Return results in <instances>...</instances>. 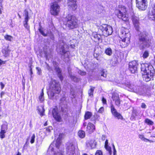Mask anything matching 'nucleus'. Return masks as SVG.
<instances>
[{
	"label": "nucleus",
	"instance_id": "58836bf2",
	"mask_svg": "<svg viewBox=\"0 0 155 155\" xmlns=\"http://www.w3.org/2000/svg\"><path fill=\"white\" fill-rule=\"evenodd\" d=\"M149 53L147 51H145L143 54L142 57L144 58H146L148 57Z\"/></svg>",
	"mask_w": 155,
	"mask_h": 155
},
{
	"label": "nucleus",
	"instance_id": "473e14b6",
	"mask_svg": "<svg viewBox=\"0 0 155 155\" xmlns=\"http://www.w3.org/2000/svg\"><path fill=\"white\" fill-rule=\"evenodd\" d=\"M6 132L1 130L0 131V138L1 139H3L5 137V134Z\"/></svg>",
	"mask_w": 155,
	"mask_h": 155
},
{
	"label": "nucleus",
	"instance_id": "4c0bfd02",
	"mask_svg": "<svg viewBox=\"0 0 155 155\" xmlns=\"http://www.w3.org/2000/svg\"><path fill=\"white\" fill-rule=\"evenodd\" d=\"M29 19H25L24 23V27L27 29H29V26H28V21Z\"/></svg>",
	"mask_w": 155,
	"mask_h": 155
},
{
	"label": "nucleus",
	"instance_id": "f704fd0d",
	"mask_svg": "<svg viewBox=\"0 0 155 155\" xmlns=\"http://www.w3.org/2000/svg\"><path fill=\"white\" fill-rule=\"evenodd\" d=\"M66 98L65 96H63L60 98V102L59 103L60 107L61 106V105H62L64 101H66Z\"/></svg>",
	"mask_w": 155,
	"mask_h": 155
},
{
	"label": "nucleus",
	"instance_id": "7ed1b4c3",
	"mask_svg": "<svg viewBox=\"0 0 155 155\" xmlns=\"http://www.w3.org/2000/svg\"><path fill=\"white\" fill-rule=\"evenodd\" d=\"M128 9L125 6L119 5L115 10V15L119 19L126 23H129V18L128 14Z\"/></svg>",
	"mask_w": 155,
	"mask_h": 155
},
{
	"label": "nucleus",
	"instance_id": "774afa93",
	"mask_svg": "<svg viewBox=\"0 0 155 155\" xmlns=\"http://www.w3.org/2000/svg\"><path fill=\"white\" fill-rule=\"evenodd\" d=\"M82 155H88L86 153H84L82 154Z\"/></svg>",
	"mask_w": 155,
	"mask_h": 155
},
{
	"label": "nucleus",
	"instance_id": "a211bd4d",
	"mask_svg": "<svg viewBox=\"0 0 155 155\" xmlns=\"http://www.w3.org/2000/svg\"><path fill=\"white\" fill-rule=\"evenodd\" d=\"M131 19L132 22L135 27L138 28L139 24V19L135 15L133 14L132 15Z\"/></svg>",
	"mask_w": 155,
	"mask_h": 155
},
{
	"label": "nucleus",
	"instance_id": "c03bdc74",
	"mask_svg": "<svg viewBox=\"0 0 155 155\" xmlns=\"http://www.w3.org/2000/svg\"><path fill=\"white\" fill-rule=\"evenodd\" d=\"M104 111V108L103 107H101L98 110V112L99 113H102Z\"/></svg>",
	"mask_w": 155,
	"mask_h": 155
},
{
	"label": "nucleus",
	"instance_id": "c85d7f7f",
	"mask_svg": "<svg viewBox=\"0 0 155 155\" xmlns=\"http://www.w3.org/2000/svg\"><path fill=\"white\" fill-rule=\"evenodd\" d=\"M105 53L109 56L111 55L112 54V51L110 48H108L105 49Z\"/></svg>",
	"mask_w": 155,
	"mask_h": 155
},
{
	"label": "nucleus",
	"instance_id": "37998d69",
	"mask_svg": "<svg viewBox=\"0 0 155 155\" xmlns=\"http://www.w3.org/2000/svg\"><path fill=\"white\" fill-rule=\"evenodd\" d=\"M101 101L102 103L103 104L107 105V100L106 99H105L104 97H102V98Z\"/></svg>",
	"mask_w": 155,
	"mask_h": 155
},
{
	"label": "nucleus",
	"instance_id": "9d476101",
	"mask_svg": "<svg viewBox=\"0 0 155 155\" xmlns=\"http://www.w3.org/2000/svg\"><path fill=\"white\" fill-rule=\"evenodd\" d=\"M137 7L140 10H145L147 7V0H136Z\"/></svg>",
	"mask_w": 155,
	"mask_h": 155
},
{
	"label": "nucleus",
	"instance_id": "cd10ccee",
	"mask_svg": "<svg viewBox=\"0 0 155 155\" xmlns=\"http://www.w3.org/2000/svg\"><path fill=\"white\" fill-rule=\"evenodd\" d=\"M144 123L148 125L151 126L154 124L153 122L148 118H146L144 120Z\"/></svg>",
	"mask_w": 155,
	"mask_h": 155
},
{
	"label": "nucleus",
	"instance_id": "ea45409f",
	"mask_svg": "<svg viewBox=\"0 0 155 155\" xmlns=\"http://www.w3.org/2000/svg\"><path fill=\"white\" fill-rule=\"evenodd\" d=\"M35 134H33L31 138L30 143L33 144L35 142Z\"/></svg>",
	"mask_w": 155,
	"mask_h": 155
},
{
	"label": "nucleus",
	"instance_id": "680f3d73",
	"mask_svg": "<svg viewBox=\"0 0 155 155\" xmlns=\"http://www.w3.org/2000/svg\"><path fill=\"white\" fill-rule=\"evenodd\" d=\"M81 74L82 75H85L86 74V72L84 71H82L81 73Z\"/></svg>",
	"mask_w": 155,
	"mask_h": 155
},
{
	"label": "nucleus",
	"instance_id": "f03ea898",
	"mask_svg": "<svg viewBox=\"0 0 155 155\" xmlns=\"http://www.w3.org/2000/svg\"><path fill=\"white\" fill-rule=\"evenodd\" d=\"M63 24L69 30H73L78 27L77 18L74 15L68 14L63 20Z\"/></svg>",
	"mask_w": 155,
	"mask_h": 155
},
{
	"label": "nucleus",
	"instance_id": "a18cd8bd",
	"mask_svg": "<svg viewBox=\"0 0 155 155\" xmlns=\"http://www.w3.org/2000/svg\"><path fill=\"white\" fill-rule=\"evenodd\" d=\"M56 71L57 72L58 74L61 73V71L59 68H55Z\"/></svg>",
	"mask_w": 155,
	"mask_h": 155
},
{
	"label": "nucleus",
	"instance_id": "603ef678",
	"mask_svg": "<svg viewBox=\"0 0 155 155\" xmlns=\"http://www.w3.org/2000/svg\"><path fill=\"white\" fill-rule=\"evenodd\" d=\"M58 75H59V78H60V80L61 81H62L63 79V76L61 74V73L60 74H59Z\"/></svg>",
	"mask_w": 155,
	"mask_h": 155
},
{
	"label": "nucleus",
	"instance_id": "4d7b16f0",
	"mask_svg": "<svg viewBox=\"0 0 155 155\" xmlns=\"http://www.w3.org/2000/svg\"><path fill=\"white\" fill-rule=\"evenodd\" d=\"M108 145V140H106L105 142L104 146Z\"/></svg>",
	"mask_w": 155,
	"mask_h": 155
},
{
	"label": "nucleus",
	"instance_id": "4468645a",
	"mask_svg": "<svg viewBox=\"0 0 155 155\" xmlns=\"http://www.w3.org/2000/svg\"><path fill=\"white\" fill-rule=\"evenodd\" d=\"M129 30L127 28L122 27L120 29V32L119 35V38L129 37H128Z\"/></svg>",
	"mask_w": 155,
	"mask_h": 155
},
{
	"label": "nucleus",
	"instance_id": "c9c22d12",
	"mask_svg": "<svg viewBox=\"0 0 155 155\" xmlns=\"http://www.w3.org/2000/svg\"><path fill=\"white\" fill-rule=\"evenodd\" d=\"M105 149L108 151L110 155H111L112 153V152L111 149V148L108 145L104 146Z\"/></svg>",
	"mask_w": 155,
	"mask_h": 155
},
{
	"label": "nucleus",
	"instance_id": "69168bd1",
	"mask_svg": "<svg viewBox=\"0 0 155 155\" xmlns=\"http://www.w3.org/2000/svg\"><path fill=\"white\" fill-rule=\"evenodd\" d=\"M16 155H21V153L19 151H18Z\"/></svg>",
	"mask_w": 155,
	"mask_h": 155
},
{
	"label": "nucleus",
	"instance_id": "e433bc0d",
	"mask_svg": "<svg viewBox=\"0 0 155 155\" xmlns=\"http://www.w3.org/2000/svg\"><path fill=\"white\" fill-rule=\"evenodd\" d=\"M116 105L118 107H120V104L121 101L119 98L114 101Z\"/></svg>",
	"mask_w": 155,
	"mask_h": 155
},
{
	"label": "nucleus",
	"instance_id": "6ab92c4d",
	"mask_svg": "<svg viewBox=\"0 0 155 155\" xmlns=\"http://www.w3.org/2000/svg\"><path fill=\"white\" fill-rule=\"evenodd\" d=\"M66 150L67 153L70 155H74L75 153V148L73 144L68 146Z\"/></svg>",
	"mask_w": 155,
	"mask_h": 155
},
{
	"label": "nucleus",
	"instance_id": "1a4fd4ad",
	"mask_svg": "<svg viewBox=\"0 0 155 155\" xmlns=\"http://www.w3.org/2000/svg\"><path fill=\"white\" fill-rule=\"evenodd\" d=\"M138 63L135 60L130 62L129 63L128 69L130 72L134 74L137 72Z\"/></svg>",
	"mask_w": 155,
	"mask_h": 155
},
{
	"label": "nucleus",
	"instance_id": "bf43d9fd",
	"mask_svg": "<svg viewBox=\"0 0 155 155\" xmlns=\"http://www.w3.org/2000/svg\"><path fill=\"white\" fill-rule=\"evenodd\" d=\"M30 75H31L33 74V72H32V68L31 67H30Z\"/></svg>",
	"mask_w": 155,
	"mask_h": 155
},
{
	"label": "nucleus",
	"instance_id": "de8ad7c7",
	"mask_svg": "<svg viewBox=\"0 0 155 155\" xmlns=\"http://www.w3.org/2000/svg\"><path fill=\"white\" fill-rule=\"evenodd\" d=\"M101 76L104 77H106V75L105 74V72L103 70L101 71Z\"/></svg>",
	"mask_w": 155,
	"mask_h": 155
},
{
	"label": "nucleus",
	"instance_id": "5fc2aeb1",
	"mask_svg": "<svg viewBox=\"0 0 155 155\" xmlns=\"http://www.w3.org/2000/svg\"><path fill=\"white\" fill-rule=\"evenodd\" d=\"M0 84L1 85V89H2L4 88L5 85L2 82H1Z\"/></svg>",
	"mask_w": 155,
	"mask_h": 155
},
{
	"label": "nucleus",
	"instance_id": "0eeeda50",
	"mask_svg": "<svg viewBox=\"0 0 155 155\" xmlns=\"http://www.w3.org/2000/svg\"><path fill=\"white\" fill-rule=\"evenodd\" d=\"M100 29L102 32V35L104 36L107 37L111 35L113 32L112 27L107 24H102L100 26Z\"/></svg>",
	"mask_w": 155,
	"mask_h": 155
},
{
	"label": "nucleus",
	"instance_id": "5701e85b",
	"mask_svg": "<svg viewBox=\"0 0 155 155\" xmlns=\"http://www.w3.org/2000/svg\"><path fill=\"white\" fill-rule=\"evenodd\" d=\"M1 130L6 132L8 129V123L5 121L3 122L1 125Z\"/></svg>",
	"mask_w": 155,
	"mask_h": 155
},
{
	"label": "nucleus",
	"instance_id": "49530a36",
	"mask_svg": "<svg viewBox=\"0 0 155 155\" xmlns=\"http://www.w3.org/2000/svg\"><path fill=\"white\" fill-rule=\"evenodd\" d=\"M39 99L41 102L43 101L44 100V96L42 95H40L39 96Z\"/></svg>",
	"mask_w": 155,
	"mask_h": 155
},
{
	"label": "nucleus",
	"instance_id": "7c9ffc66",
	"mask_svg": "<svg viewBox=\"0 0 155 155\" xmlns=\"http://www.w3.org/2000/svg\"><path fill=\"white\" fill-rule=\"evenodd\" d=\"M111 98L113 101L119 98L118 94L116 93H113L112 94Z\"/></svg>",
	"mask_w": 155,
	"mask_h": 155
},
{
	"label": "nucleus",
	"instance_id": "f3484780",
	"mask_svg": "<svg viewBox=\"0 0 155 155\" xmlns=\"http://www.w3.org/2000/svg\"><path fill=\"white\" fill-rule=\"evenodd\" d=\"M92 39L95 42L101 43L102 41L101 35L98 34H93L92 35Z\"/></svg>",
	"mask_w": 155,
	"mask_h": 155
},
{
	"label": "nucleus",
	"instance_id": "ddd939ff",
	"mask_svg": "<svg viewBox=\"0 0 155 155\" xmlns=\"http://www.w3.org/2000/svg\"><path fill=\"white\" fill-rule=\"evenodd\" d=\"M67 3L69 8L72 10L74 11L77 8V0H67Z\"/></svg>",
	"mask_w": 155,
	"mask_h": 155
},
{
	"label": "nucleus",
	"instance_id": "bb28decb",
	"mask_svg": "<svg viewBox=\"0 0 155 155\" xmlns=\"http://www.w3.org/2000/svg\"><path fill=\"white\" fill-rule=\"evenodd\" d=\"M90 87L91 88L88 91V94L89 96H92L93 95V93L95 87L92 86H91Z\"/></svg>",
	"mask_w": 155,
	"mask_h": 155
},
{
	"label": "nucleus",
	"instance_id": "aec40b11",
	"mask_svg": "<svg viewBox=\"0 0 155 155\" xmlns=\"http://www.w3.org/2000/svg\"><path fill=\"white\" fill-rule=\"evenodd\" d=\"M87 144L90 147L91 149H93L96 148L97 142L94 140H91L88 141Z\"/></svg>",
	"mask_w": 155,
	"mask_h": 155
},
{
	"label": "nucleus",
	"instance_id": "393cba45",
	"mask_svg": "<svg viewBox=\"0 0 155 155\" xmlns=\"http://www.w3.org/2000/svg\"><path fill=\"white\" fill-rule=\"evenodd\" d=\"M78 135L81 138H84L85 136V132L83 130H79L78 132Z\"/></svg>",
	"mask_w": 155,
	"mask_h": 155
},
{
	"label": "nucleus",
	"instance_id": "423d86ee",
	"mask_svg": "<svg viewBox=\"0 0 155 155\" xmlns=\"http://www.w3.org/2000/svg\"><path fill=\"white\" fill-rule=\"evenodd\" d=\"M58 2H54L50 4V13L51 15L54 16L58 15L60 12V6Z\"/></svg>",
	"mask_w": 155,
	"mask_h": 155
},
{
	"label": "nucleus",
	"instance_id": "3c124183",
	"mask_svg": "<svg viewBox=\"0 0 155 155\" xmlns=\"http://www.w3.org/2000/svg\"><path fill=\"white\" fill-rule=\"evenodd\" d=\"M36 69L38 71V74H40L41 73V69L38 67H36Z\"/></svg>",
	"mask_w": 155,
	"mask_h": 155
},
{
	"label": "nucleus",
	"instance_id": "09e8293b",
	"mask_svg": "<svg viewBox=\"0 0 155 155\" xmlns=\"http://www.w3.org/2000/svg\"><path fill=\"white\" fill-rule=\"evenodd\" d=\"M6 61H2L1 59H0V66L2 64H5Z\"/></svg>",
	"mask_w": 155,
	"mask_h": 155
},
{
	"label": "nucleus",
	"instance_id": "8fccbe9b",
	"mask_svg": "<svg viewBox=\"0 0 155 155\" xmlns=\"http://www.w3.org/2000/svg\"><path fill=\"white\" fill-rule=\"evenodd\" d=\"M139 137L140 139L141 140H143L145 138L144 136L143 135H141V134H140L139 135Z\"/></svg>",
	"mask_w": 155,
	"mask_h": 155
},
{
	"label": "nucleus",
	"instance_id": "4be33fe9",
	"mask_svg": "<svg viewBox=\"0 0 155 155\" xmlns=\"http://www.w3.org/2000/svg\"><path fill=\"white\" fill-rule=\"evenodd\" d=\"M37 110H38V114L40 115L41 117L45 115V110L43 105L38 106Z\"/></svg>",
	"mask_w": 155,
	"mask_h": 155
},
{
	"label": "nucleus",
	"instance_id": "39448f33",
	"mask_svg": "<svg viewBox=\"0 0 155 155\" xmlns=\"http://www.w3.org/2000/svg\"><path fill=\"white\" fill-rule=\"evenodd\" d=\"M149 39L146 33H141L139 35L138 43L140 50H143L149 46Z\"/></svg>",
	"mask_w": 155,
	"mask_h": 155
},
{
	"label": "nucleus",
	"instance_id": "9b49d317",
	"mask_svg": "<svg viewBox=\"0 0 155 155\" xmlns=\"http://www.w3.org/2000/svg\"><path fill=\"white\" fill-rule=\"evenodd\" d=\"M110 108L111 112L113 116L117 118L118 119L123 120V116L117 112L113 104H111Z\"/></svg>",
	"mask_w": 155,
	"mask_h": 155
},
{
	"label": "nucleus",
	"instance_id": "0e129e2a",
	"mask_svg": "<svg viewBox=\"0 0 155 155\" xmlns=\"http://www.w3.org/2000/svg\"><path fill=\"white\" fill-rule=\"evenodd\" d=\"M116 153V150H114L113 151V154L115 155Z\"/></svg>",
	"mask_w": 155,
	"mask_h": 155
},
{
	"label": "nucleus",
	"instance_id": "b1692460",
	"mask_svg": "<svg viewBox=\"0 0 155 155\" xmlns=\"http://www.w3.org/2000/svg\"><path fill=\"white\" fill-rule=\"evenodd\" d=\"M92 116V114L91 112L90 111H86L84 115V119L85 120L89 119Z\"/></svg>",
	"mask_w": 155,
	"mask_h": 155
},
{
	"label": "nucleus",
	"instance_id": "864d4df0",
	"mask_svg": "<svg viewBox=\"0 0 155 155\" xmlns=\"http://www.w3.org/2000/svg\"><path fill=\"white\" fill-rule=\"evenodd\" d=\"M141 107L142 108H146V106L145 103H143L141 104Z\"/></svg>",
	"mask_w": 155,
	"mask_h": 155
},
{
	"label": "nucleus",
	"instance_id": "13d9d810",
	"mask_svg": "<svg viewBox=\"0 0 155 155\" xmlns=\"http://www.w3.org/2000/svg\"><path fill=\"white\" fill-rule=\"evenodd\" d=\"M5 94L4 92L3 91H2L1 92L0 95V97L1 98H2L3 95Z\"/></svg>",
	"mask_w": 155,
	"mask_h": 155
},
{
	"label": "nucleus",
	"instance_id": "f257e3e1",
	"mask_svg": "<svg viewBox=\"0 0 155 155\" xmlns=\"http://www.w3.org/2000/svg\"><path fill=\"white\" fill-rule=\"evenodd\" d=\"M141 70L144 80L148 82L153 80L155 71L152 65L147 63H142L141 64Z\"/></svg>",
	"mask_w": 155,
	"mask_h": 155
},
{
	"label": "nucleus",
	"instance_id": "338daca9",
	"mask_svg": "<svg viewBox=\"0 0 155 155\" xmlns=\"http://www.w3.org/2000/svg\"><path fill=\"white\" fill-rule=\"evenodd\" d=\"M152 67H153L154 70V69H155V61H154V63L153 64V66H152Z\"/></svg>",
	"mask_w": 155,
	"mask_h": 155
},
{
	"label": "nucleus",
	"instance_id": "2eb2a0df",
	"mask_svg": "<svg viewBox=\"0 0 155 155\" xmlns=\"http://www.w3.org/2000/svg\"><path fill=\"white\" fill-rule=\"evenodd\" d=\"M151 11L148 13V17L149 19L155 21V3L153 5Z\"/></svg>",
	"mask_w": 155,
	"mask_h": 155
},
{
	"label": "nucleus",
	"instance_id": "79ce46f5",
	"mask_svg": "<svg viewBox=\"0 0 155 155\" xmlns=\"http://www.w3.org/2000/svg\"><path fill=\"white\" fill-rule=\"evenodd\" d=\"M95 155H103L102 152L100 150H97L95 153Z\"/></svg>",
	"mask_w": 155,
	"mask_h": 155
},
{
	"label": "nucleus",
	"instance_id": "e2e57ef3",
	"mask_svg": "<svg viewBox=\"0 0 155 155\" xmlns=\"http://www.w3.org/2000/svg\"><path fill=\"white\" fill-rule=\"evenodd\" d=\"M48 121H46L45 123L44 124V126H46L48 125V123H47Z\"/></svg>",
	"mask_w": 155,
	"mask_h": 155
},
{
	"label": "nucleus",
	"instance_id": "052dcab7",
	"mask_svg": "<svg viewBox=\"0 0 155 155\" xmlns=\"http://www.w3.org/2000/svg\"><path fill=\"white\" fill-rule=\"evenodd\" d=\"M44 93L43 89H42L41 90V92L40 95L44 96Z\"/></svg>",
	"mask_w": 155,
	"mask_h": 155
},
{
	"label": "nucleus",
	"instance_id": "c756f323",
	"mask_svg": "<svg viewBox=\"0 0 155 155\" xmlns=\"http://www.w3.org/2000/svg\"><path fill=\"white\" fill-rule=\"evenodd\" d=\"M62 105H61L60 107L59 106V107H60V110L61 111L62 113H65L66 112V110H65V109H67L68 108V106L67 104H64V106L62 107L61 106Z\"/></svg>",
	"mask_w": 155,
	"mask_h": 155
},
{
	"label": "nucleus",
	"instance_id": "a19ab883",
	"mask_svg": "<svg viewBox=\"0 0 155 155\" xmlns=\"http://www.w3.org/2000/svg\"><path fill=\"white\" fill-rule=\"evenodd\" d=\"M46 129V132L49 133L51 132V130H53V127L51 126H49L45 128Z\"/></svg>",
	"mask_w": 155,
	"mask_h": 155
},
{
	"label": "nucleus",
	"instance_id": "412c9836",
	"mask_svg": "<svg viewBox=\"0 0 155 155\" xmlns=\"http://www.w3.org/2000/svg\"><path fill=\"white\" fill-rule=\"evenodd\" d=\"M10 51L11 50L9 48V46H8L3 48L2 50V52L5 58L9 56V53Z\"/></svg>",
	"mask_w": 155,
	"mask_h": 155
},
{
	"label": "nucleus",
	"instance_id": "dca6fc26",
	"mask_svg": "<svg viewBox=\"0 0 155 155\" xmlns=\"http://www.w3.org/2000/svg\"><path fill=\"white\" fill-rule=\"evenodd\" d=\"M96 129L95 126L91 122H88L87 127L86 131L89 134L93 133Z\"/></svg>",
	"mask_w": 155,
	"mask_h": 155
},
{
	"label": "nucleus",
	"instance_id": "f8f14e48",
	"mask_svg": "<svg viewBox=\"0 0 155 155\" xmlns=\"http://www.w3.org/2000/svg\"><path fill=\"white\" fill-rule=\"evenodd\" d=\"M119 42L120 45L122 48H124L127 47L130 42V38L129 37L119 38Z\"/></svg>",
	"mask_w": 155,
	"mask_h": 155
},
{
	"label": "nucleus",
	"instance_id": "6e6d98bb",
	"mask_svg": "<svg viewBox=\"0 0 155 155\" xmlns=\"http://www.w3.org/2000/svg\"><path fill=\"white\" fill-rule=\"evenodd\" d=\"M143 141H146V142L149 141V142H150V143L151 142H152V141L150 140L149 139H147L146 138H144V139Z\"/></svg>",
	"mask_w": 155,
	"mask_h": 155
},
{
	"label": "nucleus",
	"instance_id": "a878e982",
	"mask_svg": "<svg viewBox=\"0 0 155 155\" xmlns=\"http://www.w3.org/2000/svg\"><path fill=\"white\" fill-rule=\"evenodd\" d=\"M38 30L40 33L44 36L46 37L47 36L48 34L47 33H45L43 30V28L42 27L41 25H40L38 29Z\"/></svg>",
	"mask_w": 155,
	"mask_h": 155
},
{
	"label": "nucleus",
	"instance_id": "72a5a7b5",
	"mask_svg": "<svg viewBox=\"0 0 155 155\" xmlns=\"http://www.w3.org/2000/svg\"><path fill=\"white\" fill-rule=\"evenodd\" d=\"M24 15L25 16V19H29L28 16V12L27 9H25L24 10Z\"/></svg>",
	"mask_w": 155,
	"mask_h": 155
},
{
	"label": "nucleus",
	"instance_id": "6e6552de",
	"mask_svg": "<svg viewBox=\"0 0 155 155\" xmlns=\"http://www.w3.org/2000/svg\"><path fill=\"white\" fill-rule=\"evenodd\" d=\"M52 114L54 120L57 122H60L63 120L61 115L58 112V109L57 106H54L52 110Z\"/></svg>",
	"mask_w": 155,
	"mask_h": 155
},
{
	"label": "nucleus",
	"instance_id": "2f4dec72",
	"mask_svg": "<svg viewBox=\"0 0 155 155\" xmlns=\"http://www.w3.org/2000/svg\"><path fill=\"white\" fill-rule=\"evenodd\" d=\"M4 38L7 41H11L12 39H13V37L8 35H6L4 36Z\"/></svg>",
	"mask_w": 155,
	"mask_h": 155
},
{
	"label": "nucleus",
	"instance_id": "20e7f679",
	"mask_svg": "<svg viewBox=\"0 0 155 155\" xmlns=\"http://www.w3.org/2000/svg\"><path fill=\"white\" fill-rule=\"evenodd\" d=\"M61 89L60 85L56 81H51L49 84V88L47 89V93L49 97L53 98L55 94H59Z\"/></svg>",
	"mask_w": 155,
	"mask_h": 155
}]
</instances>
